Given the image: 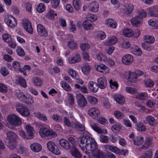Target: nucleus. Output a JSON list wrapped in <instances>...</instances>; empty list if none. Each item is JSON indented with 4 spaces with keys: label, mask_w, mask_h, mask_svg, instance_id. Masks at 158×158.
<instances>
[{
    "label": "nucleus",
    "mask_w": 158,
    "mask_h": 158,
    "mask_svg": "<svg viewBox=\"0 0 158 158\" xmlns=\"http://www.w3.org/2000/svg\"><path fill=\"white\" fill-rule=\"evenodd\" d=\"M92 139L89 136H82L81 137L79 140V146L84 152V149H85L88 145L91 143Z\"/></svg>",
    "instance_id": "obj_1"
},
{
    "label": "nucleus",
    "mask_w": 158,
    "mask_h": 158,
    "mask_svg": "<svg viewBox=\"0 0 158 158\" xmlns=\"http://www.w3.org/2000/svg\"><path fill=\"white\" fill-rule=\"evenodd\" d=\"M7 119L8 122L11 124L15 126H19L22 124L20 118L14 114L9 115Z\"/></svg>",
    "instance_id": "obj_2"
},
{
    "label": "nucleus",
    "mask_w": 158,
    "mask_h": 158,
    "mask_svg": "<svg viewBox=\"0 0 158 158\" xmlns=\"http://www.w3.org/2000/svg\"><path fill=\"white\" fill-rule=\"evenodd\" d=\"M16 110L22 116L28 117L30 114V110L26 106L22 104H18L16 107Z\"/></svg>",
    "instance_id": "obj_3"
},
{
    "label": "nucleus",
    "mask_w": 158,
    "mask_h": 158,
    "mask_svg": "<svg viewBox=\"0 0 158 158\" xmlns=\"http://www.w3.org/2000/svg\"><path fill=\"white\" fill-rule=\"evenodd\" d=\"M98 149V148L97 143L94 139H92L91 143L88 145L85 149H84L83 152L88 154H90V152L92 153Z\"/></svg>",
    "instance_id": "obj_4"
},
{
    "label": "nucleus",
    "mask_w": 158,
    "mask_h": 158,
    "mask_svg": "<svg viewBox=\"0 0 158 158\" xmlns=\"http://www.w3.org/2000/svg\"><path fill=\"white\" fill-rule=\"evenodd\" d=\"M39 133L42 137L45 138L48 137L52 138L55 136L56 134L52 131L50 130L47 128H43L40 130Z\"/></svg>",
    "instance_id": "obj_5"
},
{
    "label": "nucleus",
    "mask_w": 158,
    "mask_h": 158,
    "mask_svg": "<svg viewBox=\"0 0 158 158\" xmlns=\"http://www.w3.org/2000/svg\"><path fill=\"white\" fill-rule=\"evenodd\" d=\"M47 145L48 150L53 153L57 155L60 154V151L53 142L49 141L47 143Z\"/></svg>",
    "instance_id": "obj_6"
},
{
    "label": "nucleus",
    "mask_w": 158,
    "mask_h": 158,
    "mask_svg": "<svg viewBox=\"0 0 158 158\" xmlns=\"http://www.w3.org/2000/svg\"><path fill=\"white\" fill-rule=\"evenodd\" d=\"M5 21L6 24L11 28L15 27L17 24L16 19L11 15H8L5 18Z\"/></svg>",
    "instance_id": "obj_7"
},
{
    "label": "nucleus",
    "mask_w": 158,
    "mask_h": 158,
    "mask_svg": "<svg viewBox=\"0 0 158 158\" xmlns=\"http://www.w3.org/2000/svg\"><path fill=\"white\" fill-rule=\"evenodd\" d=\"M77 102L81 107H84L86 106L87 102L84 96L81 94H79L76 96Z\"/></svg>",
    "instance_id": "obj_8"
},
{
    "label": "nucleus",
    "mask_w": 158,
    "mask_h": 158,
    "mask_svg": "<svg viewBox=\"0 0 158 158\" xmlns=\"http://www.w3.org/2000/svg\"><path fill=\"white\" fill-rule=\"evenodd\" d=\"M148 15L152 17H157L158 15V6L155 5L147 9Z\"/></svg>",
    "instance_id": "obj_9"
},
{
    "label": "nucleus",
    "mask_w": 158,
    "mask_h": 158,
    "mask_svg": "<svg viewBox=\"0 0 158 158\" xmlns=\"http://www.w3.org/2000/svg\"><path fill=\"white\" fill-rule=\"evenodd\" d=\"M59 144L62 148L65 150H70L72 147L70 143L64 139H61L59 140Z\"/></svg>",
    "instance_id": "obj_10"
},
{
    "label": "nucleus",
    "mask_w": 158,
    "mask_h": 158,
    "mask_svg": "<svg viewBox=\"0 0 158 158\" xmlns=\"http://www.w3.org/2000/svg\"><path fill=\"white\" fill-rule=\"evenodd\" d=\"M88 113L89 115L94 119L98 118L100 115V111L96 108H90L89 110Z\"/></svg>",
    "instance_id": "obj_11"
},
{
    "label": "nucleus",
    "mask_w": 158,
    "mask_h": 158,
    "mask_svg": "<svg viewBox=\"0 0 158 158\" xmlns=\"http://www.w3.org/2000/svg\"><path fill=\"white\" fill-rule=\"evenodd\" d=\"M133 61V59L132 55L129 54L125 55L122 59V62L126 65H130Z\"/></svg>",
    "instance_id": "obj_12"
},
{
    "label": "nucleus",
    "mask_w": 158,
    "mask_h": 158,
    "mask_svg": "<svg viewBox=\"0 0 158 158\" xmlns=\"http://www.w3.org/2000/svg\"><path fill=\"white\" fill-rule=\"evenodd\" d=\"M38 34L40 36L46 37L48 36V33L45 28L41 24H38L37 26Z\"/></svg>",
    "instance_id": "obj_13"
},
{
    "label": "nucleus",
    "mask_w": 158,
    "mask_h": 158,
    "mask_svg": "<svg viewBox=\"0 0 158 158\" xmlns=\"http://www.w3.org/2000/svg\"><path fill=\"white\" fill-rule=\"evenodd\" d=\"M23 27L26 31L30 34H32L33 32V29L29 21L27 19H23Z\"/></svg>",
    "instance_id": "obj_14"
},
{
    "label": "nucleus",
    "mask_w": 158,
    "mask_h": 158,
    "mask_svg": "<svg viewBox=\"0 0 158 158\" xmlns=\"http://www.w3.org/2000/svg\"><path fill=\"white\" fill-rule=\"evenodd\" d=\"M118 42V39L115 36H111L108 37L104 42V44L106 46H111L116 44Z\"/></svg>",
    "instance_id": "obj_15"
},
{
    "label": "nucleus",
    "mask_w": 158,
    "mask_h": 158,
    "mask_svg": "<svg viewBox=\"0 0 158 158\" xmlns=\"http://www.w3.org/2000/svg\"><path fill=\"white\" fill-rule=\"evenodd\" d=\"M97 84L100 89H104L107 86V81L106 78L102 76L99 78L97 80Z\"/></svg>",
    "instance_id": "obj_16"
},
{
    "label": "nucleus",
    "mask_w": 158,
    "mask_h": 158,
    "mask_svg": "<svg viewBox=\"0 0 158 158\" xmlns=\"http://www.w3.org/2000/svg\"><path fill=\"white\" fill-rule=\"evenodd\" d=\"M123 10L124 12L127 15L131 14L134 9V5L131 3L125 4L123 6Z\"/></svg>",
    "instance_id": "obj_17"
},
{
    "label": "nucleus",
    "mask_w": 158,
    "mask_h": 158,
    "mask_svg": "<svg viewBox=\"0 0 158 158\" xmlns=\"http://www.w3.org/2000/svg\"><path fill=\"white\" fill-rule=\"evenodd\" d=\"M88 88L89 90L93 93L97 92L99 89L98 84L94 81H90L89 82Z\"/></svg>",
    "instance_id": "obj_18"
},
{
    "label": "nucleus",
    "mask_w": 158,
    "mask_h": 158,
    "mask_svg": "<svg viewBox=\"0 0 158 158\" xmlns=\"http://www.w3.org/2000/svg\"><path fill=\"white\" fill-rule=\"evenodd\" d=\"M70 152L72 155L75 158H81L82 157L81 154L75 146H72Z\"/></svg>",
    "instance_id": "obj_19"
},
{
    "label": "nucleus",
    "mask_w": 158,
    "mask_h": 158,
    "mask_svg": "<svg viewBox=\"0 0 158 158\" xmlns=\"http://www.w3.org/2000/svg\"><path fill=\"white\" fill-rule=\"evenodd\" d=\"M90 126L94 131L98 134H106L107 133V131L106 130H102L101 128L98 126L96 123H92L91 124Z\"/></svg>",
    "instance_id": "obj_20"
},
{
    "label": "nucleus",
    "mask_w": 158,
    "mask_h": 158,
    "mask_svg": "<svg viewBox=\"0 0 158 158\" xmlns=\"http://www.w3.org/2000/svg\"><path fill=\"white\" fill-rule=\"evenodd\" d=\"M90 126L94 131L98 134H106L107 133V131L106 130H102L101 128L98 126L96 123H92L91 124Z\"/></svg>",
    "instance_id": "obj_21"
},
{
    "label": "nucleus",
    "mask_w": 158,
    "mask_h": 158,
    "mask_svg": "<svg viewBox=\"0 0 158 158\" xmlns=\"http://www.w3.org/2000/svg\"><path fill=\"white\" fill-rule=\"evenodd\" d=\"M81 59L80 55L77 53L74 56L69 58L68 61L70 64H75L80 62Z\"/></svg>",
    "instance_id": "obj_22"
},
{
    "label": "nucleus",
    "mask_w": 158,
    "mask_h": 158,
    "mask_svg": "<svg viewBox=\"0 0 158 158\" xmlns=\"http://www.w3.org/2000/svg\"><path fill=\"white\" fill-rule=\"evenodd\" d=\"M152 138L150 137H147L145 139L144 144L141 147V148L143 149H148L152 145Z\"/></svg>",
    "instance_id": "obj_23"
},
{
    "label": "nucleus",
    "mask_w": 158,
    "mask_h": 158,
    "mask_svg": "<svg viewBox=\"0 0 158 158\" xmlns=\"http://www.w3.org/2000/svg\"><path fill=\"white\" fill-rule=\"evenodd\" d=\"M96 69L98 71L103 73H108L109 71L108 67L103 64L98 65L96 67Z\"/></svg>",
    "instance_id": "obj_24"
},
{
    "label": "nucleus",
    "mask_w": 158,
    "mask_h": 158,
    "mask_svg": "<svg viewBox=\"0 0 158 158\" xmlns=\"http://www.w3.org/2000/svg\"><path fill=\"white\" fill-rule=\"evenodd\" d=\"M30 147L31 150L35 152H39L42 149L41 146L40 144L36 143L31 144Z\"/></svg>",
    "instance_id": "obj_25"
},
{
    "label": "nucleus",
    "mask_w": 158,
    "mask_h": 158,
    "mask_svg": "<svg viewBox=\"0 0 158 158\" xmlns=\"http://www.w3.org/2000/svg\"><path fill=\"white\" fill-rule=\"evenodd\" d=\"M27 135L29 139L33 138L34 131L33 127L30 125H27L26 126Z\"/></svg>",
    "instance_id": "obj_26"
},
{
    "label": "nucleus",
    "mask_w": 158,
    "mask_h": 158,
    "mask_svg": "<svg viewBox=\"0 0 158 158\" xmlns=\"http://www.w3.org/2000/svg\"><path fill=\"white\" fill-rule=\"evenodd\" d=\"M12 66L13 68L16 71H18L21 73H23V74L25 76L27 75L26 73L21 69L19 63L17 61H15L13 62Z\"/></svg>",
    "instance_id": "obj_27"
},
{
    "label": "nucleus",
    "mask_w": 158,
    "mask_h": 158,
    "mask_svg": "<svg viewBox=\"0 0 158 158\" xmlns=\"http://www.w3.org/2000/svg\"><path fill=\"white\" fill-rule=\"evenodd\" d=\"M146 120L150 126H155L157 125L154 118L151 115H148L146 118Z\"/></svg>",
    "instance_id": "obj_28"
},
{
    "label": "nucleus",
    "mask_w": 158,
    "mask_h": 158,
    "mask_svg": "<svg viewBox=\"0 0 158 158\" xmlns=\"http://www.w3.org/2000/svg\"><path fill=\"white\" fill-rule=\"evenodd\" d=\"M133 141L135 145L140 146L143 144L144 141V138L141 136H136L133 139Z\"/></svg>",
    "instance_id": "obj_29"
},
{
    "label": "nucleus",
    "mask_w": 158,
    "mask_h": 158,
    "mask_svg": "<svg viewBox=\"0 0 158 158\" xmlns=\"http://www.w3.org/2000/svg\"><path fill=\"white\" fill-rule=\"evenodd\" d=\"M128 80L132 82H135L137 80V74L134 72H129Z\"/></svg>",
    "instance_id": "obj_30"
},
{
    "label": "nucleus",
    "mask_w": 158,
    "mask_h": 158,
    "mask_svg": "<svg viewBox=\"0 0 158 158\" xmlns=\"http://www.w3.org/2000/svg\"><path fill=\"white\" fill-rule=\"evenodd\" d=\"M7 136L9 141H16L18 138V136L16 134L11 131L7 133Z\"/></svg>",
    "instance_id": "obj_31"
},
{
    "label": "nucleus",
    "mask_w": 158,
    "mask_h": 158,
    "mask_svg": "<svg viewBox=\"0 0 158 158\" xmlns=\"http://www.w3.org/2000/svg\"><path fill=\"white\" fill-rule=\"evenodd\" d=\"M142 21V20L138 17L135 16L131 19V22L133 26L135 27H138L140 25Z\"/></svg>",
    "instance_id": "obj_32"
},
{
    "label": "nucleus",
    "mask_w": 158,
    "mask_h": 158,
    "mask_svg": "<svg viewBox=\"0 0 158 158\" xmlns=\"http://www.w3.org/2000/svg\"><path fill=\"white\" fill-rule=\"evenodd\" d=\"M106 24L109 27L113 28H116L117 27V23L116 22L112 19H109L106 20Z\"/></svg>",
    "instance_id": "obj_33"
},
{
    "label": "nucleus",
    "mask_w": 158,
    "mask_h": 158,
    "mask_svg": "<svg viewBox=\"0 0 158 158\" xmlns=\"http://www.w3.org/2000/svg\"><path fill=\"white\" fill-rule=\"evenodd\" d=\"M104 148L106 150L110 151L116 154L118 152V148L114 146L106 144L104 146Z\"/></svg>",
    "instance_id": "obj_34"
},
{
    "label": "nucleus",
    "mask_w": 158,
    "mask_h": 158,
    "mask_svg": "<svg viewBox=\"0 0 158 158\" xmlns=\"http://www.w3.org/2000/svg\"><path fill=\"white\" fill-rule=\"evenodd\" d=\"M143 40L146 43L149 44H152L155 41L154 37L150 35H145L143 37Z\"/></svg>",
    "instance_id": "obj_35"
},
{
    "label": "nucleus",
    "mask_w": 158,
    "mask_h": 158,
    "mask_svg": "<svg viewBox=\"0 0 158 158\" xmlns=\"http://www.w3.org/2000/svg\"><path fill=\"white\" fill-rule=\"evenodd\" d=\"M137 16H136L141 20L147 16V13L143 9L138 10L137 11Z\"/></svg>",
    "instance_id": "obj_36"
},
{
    "label": "nucleus",
    "mask_w": 158,
    "mask_h": 158,
    "mask_svg": "<svg viewBox=\"0 0 158 158\" xmlns=\"http://www.w3.org/2000/svg\"><path fill=\"white\" fill-rule=\"evenodd\" d=\"M136 127L137 131L140 132L145 131L146 129L145 126L141 122L137 123Z\"/></svg>",
    "instance_id": "obj_37"
},
{
    "label": "nucleus",
    "mask_w": 158,
    "mask_h": 158,
    "mask_svg": "<svg viewBox=\"0 0 158 158\" xmlns=\"http://www.w3.org/2000/svg\"><path fill=\"white\" fill-rule=\"evenodd\" d=\"M68 73L75 80H78L79 77L77 72L73 69H69Z\"/></svg>",
    "instance_id": "obj_38"
},
{
    "label": "nucleus",
    "mask_w": 158,
    "mask_h": 158,
    "mask_svg": "<svg viewBox=\"0 0 158 158\" xmlns=\"http://www.w3.org/2000/svg\"><path fill=\"white\" fill-rule=\"evenodd\" d=\"M90 10L94 12H97L99 9V6L98 2H92L90 5Z\"/></svg>",
    "instance_id": "obj_39"
},
{
    "label": "nucleus",
    "mask_w": 158,
    "mask_h": 158,
    "mask_svg": "<svg viewBox=\"0 0 158 158\" xmlns=\"http://www.w3.org/2000/svg\"><path fill=\"white\" fill-rule=\"evenodd\" d=\"M92 153L93 156L96 158H103L104 156L103 153L98 149Z\"/></svg>",
    "instance_id": "obj_40"
},
{
    "label": "nucleus",
    "mask_w": 158,
    "mask_h": 158,
    "mask_svg": "<svg viewBox=\"0 0 158 158\" xmlns=\"http://www.w3.org/2000/svg\"><path fill=\"white\" fill-rule=\"evenodd\" d=\"M35 116L40 119L44 121H46L47 120V116L44 114H41L40 112L34 113Z\"/></svg>",
    "instance_id": "obj_41"
},
{
    "label": "nucleus",
    "mask_w": 158,
    "mask_h": 158,
    "mask_svg": "<svg viewBox=\"0 0 158 158\" xmlns=\"http://www.w3.org/2000/svg\"><path fill=\"white\" fill-rule=\"evenodd\" d=\"M114 99L118 103L121 104H123L125 101L124 97L120 95L115 96Z\"/></svg>",
    "instance_id": "obj_42"
},
{
    "label": "nucleus",
    "mask_w": 158,
    "mask_h": 158,
    "mask_svg": "<svg viewBox=\"0 0 158 158\" xmlns=\"http://www.w3.org/2000/svg\"><path fill=\"white\" fill-rule=\"evenodd\" d=\"M57 14L56 13H54L53 11L50 10L48 13L46 15V17L51 20H53L55 16H57Z\"/></svg>",
    "instance_id": "obj_43"
},
{
    "label": "nucleus",
    "mask_w": 158,
    "mask_h": 158,
    "mask_svg": "<svg viewBox=\"0 0 158 158\" xmlns=\"http://www.w3.org/2000/svg\"><path fill=\"white\" fill-rule=\"evenodd\" d=\"M68 46L70 49L73 50L76 49L77 47L76 43L73 40H71L68 42Z\"/></svg>",
    "instance_id": "obj_44"
},
{
    "label": "nucleus",
    "mask_w": 158,
    "mask_h": 158,
    "mask_svg": "<svg viewBox=\"0 0 158 158\" xmlns=\"http://www.w3.org/2000/svg\"><path fill=\"white\" fill-rule=\"evenodd\" d=\"M123 34L124 36L129 37L133 35V32L131 29H126L123 31Z\"/></svg>",
    "instance_id": "obj_45"
},
{
    "label": "nucleus",
    "mask_w": 158,
    "mask_h": 158,
    "mask_svg": "<svg viewBox=\"0 0 158 158\" xmlns=\"http://www.w3.org/2000/svg\"><path fill=\"white\" fill-rule=\"evenodd\" d=\"M73 3L75 10L77 11L80 10L81 7V2L80 0H73Z\"/></svg>",
    "instance_id": "obj_46"
},
{
    "label": "nucleus",
    "mask_w": 158,
    "mask_h": 158,
    "mask_svg": "<svg viewBox=\"0 0 158 158\" xmlns=\"http://www.w3.org/2000/svg\"><path fill=\"white\" fill-rule=\"evenodd\" d=\"M90 69V67L88 65L83 66L81 68L82 72L86 75H88L89 73Z\"/></svg>",
    "instance_id": "obj_47"
},
{
    "label": "nucleus",
    "mask_w": 158,
    "mask_h": 158,
    "mask_svg": "<svg viewBox=\"0 0 158 158\" xmlns=\"http://www.w3.org/2000/svg\"><path fill=\"white\" fill-rule=\"evenodd\" d=\"M36 9L38 12L42 13L45 11V6L44 4L41 3L38 5Z\"/></svg>",
    "instance_id": "obj_48"
},
{
    "label": "nucleus",
    "mask_w": 158,
    "mask_h": 158,
    "mask_svg": "<svg viewBox=\"0 0 158 158\" xmlns=\"http://www.w3.org/2000/svg\"><path fill=\"white\" fill-rule=\"evenodd\" d=\"M148 23L150 26L156 29H158V22L156 21L153 19H151L148 21Z\"/></svg>",
    "instance_id": "obj_49"
},
{
    "label": "nucleus",
    "mask_w": 158,
    "mask_h": 158,
    "mask_svg": "<svg viewBox=\"0 0 158 158\" xmlns=\"http://www.w3.org/2000/svg\"><path fill=\"white\" fill-rule=\"evenodd\" d=\"M83 28L85 30H89L92 28V24L88 21H85L83 23Z\"/></svg>",
    "instance_id": "obj_50"
},
{
    "label": "nucleus",
    "mask_w": 158,
    "mask_h": 158,
    "mask_svg": "<svg viewBox=\"0 0 158 158\" xmlns=\"http://www.w3.org/2000/svg\"><path fill=\"white\" fill-rule=\"evenodd\" d=\"M152 151L151 150H148L143 154L140 158H152Z\"/></svg>",
    "instance_id": "obj_51"
},
{
    "label": "nucleus",
    "mask_w": 158,
    "mask_h": 158,
    "mask_svg": "<svg viewBox=\"0 0 158 158\" xmlns=\"http://www.w3.org/2000/svg\"><path fill=\"white\" fill-rule=\"evenodd\" d=\"M61 87L64 89L66 91H70L71 89V88L70 85L64 81H62L61 83Z\"/></svg>",
    "instance_id": "obj_52"
},
{
    "label": "nucleus",
    "mask_w": 158,
    "mask_h": 158,
    "mask_svg": "<svg viewBox=\"0 0 158 158\" xmlns=\"http://www.w3.org/2000/svg\"><path fill=\"white\" fill-rule=\"evenodd\" d=\"M17 81L19 84L23 87H27V84L25 80L22 77L19 76L18 77Z\"/></svg>",
    "instance_id": "obj_53"
},
{
    "label": "nucleus",
    "mask_w": 158,
    "mask_h": 158,
    "mask_svg": "<svg viewBox=\"0 0 158 158\" xmlns=\"http://www.w3.org/2000/svg\"><path fill=\"white\" fill-rule=\"evenodd\" d=\"M75 125V128L78 131H83L85 129L84 126L79 123H76Z\"/></svg>",
    "instance_id": "obj_54"
},
{
    "label": "nucleus",
    "mask_w": 158,
    "mask_h": 158,
    "mask_svg": "<svg viewBox=\"0 0 158 158\" xmlns=\"http://www.w3.org/2000/svg\"><path fill=\"white\" fill-rule=\"evenodd\" d=\"M60 0H51V6L52 8L55 9L59 5Z\"/></svg>",
    "instance_id": "obj_55"
},
{
    "label": "nucleus",
    "mask_w": 158,
    "mask_h": 158,
    "mask_svg": "<svg viewBox=\"0 0 158 158\" xmlns=\"http://www.w3.org/2000/svg\"><path fill=\"white\" fill-rule=\"evenodd\" d=\"M89 102L91 104H95L98 102L97 99L92 96H89L87 98Z\"/></svg>",
    "instance_id": "obj_56"
},
{
    "label": "nucleus",
    "mask_w": 158,
    "mask_h": 158,
    "mask_svg": "<svg viewBox=\"0 0 158 158\" xmlns=\"http://www.w3.org/2000/svg\"><path fill=\"white\" fill-rule=\"evenodd\" d=\"M147 97V94L145 93H140L136 95V98L137 99L143 100L145 99V98Z\"/></svg>",
    "instance_id": "obj_57"
},
{
    "label": "nucleus",
    "mask_w": 158,
    "mask_h": 158,
    "mask_svg": "<svg viewBox=\"0 0 158 158\" xmlns=\"http://www.w3.org/2000/svg\"><path fill=\"white\" fill-rule=\"evenodd\" d=\"M114 114L115 117L118 119H122L124 116V114L122 113L118 110L114 111Z\"/></svg>",
    "instance_id": "obj_58"
},
{
    "label": "nucleus",
    "mask_w": 158,
    "mask_h": 158,
    "mask_svg": "<svg viewBox=\"0 0 158 158\" xmlns=\"http://www.w3.org/2000/svg\"><path fill=\"white\" fill-rule=\"evenodd\" d=\"M109 83L110 87L112 89H116L118 87V85L117 81H114L112 80L111 79L109 81Z\"/></svg>",
    "instance_id": "obj_59"
},
{
    "label": "nucleus",
    "mask_w": 158,
    "mask_h": 158,
    "mask_svg": "<svg viewBox=\"0 0 158 158\" xmlns=\"http://www.w3.org/2000/svg\"><path fill=\"white\" fill-rule=\"evenodd\" d=\"M121 128V126L120 124H115L113 125L111 127L112 131L116 133L118 132Z\"/></svg>",
    "instance_id": "obj_60"
},
{
    "label": "nucleus",
    "mask_w": 158,
    "mask_h": 158,
    "mask_svg": "<svg viewBox=\"0 0 158 158\" xmlns=\"http://www.w3.org/2000/svg\"><path fill=\"white\" fill-rule=\"evenodd\" d=\"M8 146L11 149L13 150L15 149L16 146V141H9Z\"/></svg>",
    "instance_id": "obj_61"
},
{
    "label": "nucleus",
    "mask_w": 158,
    "mask_h": 158,
    "mask_svg": "<svg viewBox=\"0 0 158 158\" xmlns=\"http://www.w3.org/2000/svg\"><path fill=\"white\" fill-rule=\"evenodd\" d=\"M97 58L100 61L106 62L107 61V58L102 53H99L97 55Z\"/></svg>",
    "instance_id": "obj_62"
},
{
    "label": "nucleus",
    "mask_w": 158,
    "mask_h": 158,
    "mask_svg": "<svg viewBox=\"0 0 158 158\" xmlns=\"http://www.w3.org/2000/svg\"><path fill=\"white\" fill-rule=\"evenodd\" d=\"M80 48L82 51L88 50L90 47V45L87 43H83L80 45Z\"/></svg>",
    "instance_id": "obj_63"
},
{
    "label": "nucleus",
    "mask_w": 158,
    "mask_h": 158,
    "mask_svg": "<svg viewBox=\"0 0 158 158\" xmlns=\"http://www.w3.org/2000/svg\"><path fill=\"white\" fill-rule=\"evenodd\" d=\"M16 51L17 54L19 56H23L25 55V53L24 51L22 48L20 47H18L17 48Z\"/></svg>",
    "instance_id": "obj_64"
}]
</instances>
